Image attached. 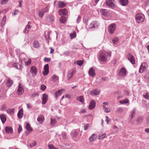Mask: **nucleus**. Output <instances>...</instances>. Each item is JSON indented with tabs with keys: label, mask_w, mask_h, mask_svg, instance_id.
I'll return each mask as SVG.
<instances>
[{
	"label": "nucleus",
	"mask_w": 149,
	"mask_h": 149,
	"mask_svg": "<svg viewBox=\"0 0 149 149\" xmlns=\"http://www.w3.org/2000/svg\"><path fill=\"white\" fill-rule=\"evenodd\" d=\"M137 22L138 23H141L143 22L144 19V15L141 13L137 14L135 17Z\"/></svg>",
	"instance_id": "f257e3e1"
},
{
	"label": "nucleus",
	"mask_w": 149,
	"mask_h": 149,
	"mask_svg": "<svg viewBox=\"0 0 149 149\" xmlns=\"http://www.w3.org/2000/svg\"><path fill=\"white\" fill-rule=\"evenodd\" d=\"M127 57L128 59L131 63L133 64H135V59L134 57L132 54L130 53H128L127 56Z\"/></svg>",
	"instance_id": "f03ea898"
},
{
	"label": "nucleus",
	"mask_w": 149,
	"mask_h": 149,
	"mask_svg": "<svg viewBox=\"0 0 149 149\" xmlns=\"http://www.w3.org/2000/svg\"><path fill=\"white\" fill-rule=\"evenodd\" d=\"M116 28V25L114 24H110L108 27V30L109 32L111 34L113 33Z\"/></svg>",
	"instance_id": "7ed1b4c3"
},
{
	"label": "nucleus",
	"mask_w": 149,
	"mask_h": 149,
	"mask_svg": "<svg viewBox=\"0 0 149 149\" xmlns=\"http://www.w3.org/2000/svg\"><path fill=\"white\" fill-rule=\"evenodd\" d=\"M126 70L125 68L122 67L120 70L118 74L120 77H124L126 75Z\"/></svg>",
	"instance_id": "20e7f679"
},
{
	"label": "nucleus",
	"mask_w": 149,
	"mask_h": 149,
	"mask_svg": "<svg viewBox=\"0 0 149 149\" xmlns=\"http://www.w3.org/2000/svg\"><path fill=\"white\" fill-rule=\"evenodd\" d=\"M100 60L103 62H106L107 59L106 54L103 52L101 53L99 56Z\"/></svg>",
	"instance_id": "39448f33"
},
{
	"label": "nucleus",
	"mask_w": 149,
	"mask_h": 149,
	"mask_svg": "<svg viewBox=\"0 0 149 149\" xmlns=\"http://www.w3.org/2000/svg\"><path fill=\"white\" fill-rule=\"evenodd\" d=\"M146 67L147 64L146 63H142L140 65V67L139 70V72L140 73H142L146 70Z\"/></svg>",
	"instance_id": "423d86ee"
},
{
	"label": "nucleus",
	"mask_w": 149,
	"mask_h": 149,
	"mask_svg": "<svg viewBox=\"0 0 149 149\" xmlns=\"http://www.w3.org/2000/svg\"><path fill=\"white\" fill-rule=\"evenodd\" d=\"M49 66L48 64H45L44 67V71L42 72V73L44 75L46 76L47 75L49 72Z\"/></svg>",
	"instance_id": "0eeeda50"
},
{
	"label": "nucleus",
	"mask_w": 149,
	"mask_h": 149,
	"mask_svg": "<svg viewBox=\"0 0 149 149\" xmlns=\"http://www.w3.org/2000/svg\"><path fill=\"white\" fill-rule=\"evenodd\" d=\"M30 72L33 76H35L37 73V69L35 66H32L30 69Z\"/></svg>",
	"instance_id": "6e6552de"
},
{
	"label": "nucleus",
	"mask_w": 149,
	"mask_h": 149,
	"mask_svg": "<svg viewBox=\"0 0 149 149\" xmlns=\"http://www.w3.org/2000/svg\"><path fill=\"white\" fill-rule=\"evenodd\" d=\"M48 9L47 7L45 8L42 9L41 10L39 11V16L42 18L44 14L45 13L48 12Z\"/></svg>",
	"instance_id": "1a4fd4ad"
},
{
	"label": "nucleus",
	"mask_w": 149,
	"mask_h": 149,
	"mask_svg": "<svg viewBox=\"0 0 149 149\" xmlns=\"http://www.w3.org/2000/svg\"><path fill=\"white\" fill-rule=\"evenodd\" d=\"M75 70L73 69L69 71L68 73L67 79L68 80L70 79L73 76L74 74L75 73Z\"/></svg>",
	"instance_id": "9d476101"
},
{
	"label": "nucleus",
	"mask_w": 149,
	"mask_h": 149,
	"mask_svg": "<svg viewBox=\"0 0 149 149\" xmlns=\"http://www.w3.org/2000/svg\"><path fill=\"white\" fill-rule=\"evenodd\" d=\"M100 12L102 15L106 17H107L110 15V13L107 9H101L100 10Z\"/></svg>",
	"instance_id": "9b49d317"
},
{
	"label": "nucleus",
	"mask_w": 149,
	"mask_h": 149,
	"mask_svg": "<svg viewBox=\"0 0 149 149\" xmlns=\"http://www.w3.org/2000/svg\"><path fill=\"white\" fill-rule=\"evenodd\" d=\"M113 0H106V3L109 7L113 8L114 6V4L113 2Z\"/></svg>",
	"instance_id": "f8f14e48"
},
{
	"label": "nucleus",
	"mask_w": 149,
	"mask_h": 149,
	"mask_svg": "<svg viewBox=\"0 0 149 149\" xmlns=\"http://www.w3.org/2000/svg\"><path fill=\"white\" fill-rule=\"evenodd\" d=\"M48 98V96L45 94H44L42 95V104H45L47 102Z\"/></svg>",
	"instance_id": "ddd939ff"
},
{
	"label": "nucleus",
	"mask_w": 149,
	"mask_h": 149,
	"mask_svg": "<svg viewBox=\"0 0 149 149\" xmlns=\"http://www.w3.org/2000/svg\"><path fill=\"white\" fill-rule=\"evenodd\" d=\"M88 73L89 76L92 77H93L95 76V70L92 67L90 68L88 71Z\"/></svg>",
	"instance_id": "4468645a"
},
{
	"label": "nucleus",
	"mask_w": 149,
	"mask_h": 149,
	"mask_svg": "<svg viewBox=\"0 0 149 149\" xmlns=\"http://www.w3.org/2000/svg\"><path fill=\"white\" fill-rule=\"evenodd\" d=\"M98 25L96 21H93L91 23L89 26V29L96 28L98 26Z\"/></svg>",
	"instance_id": "2eb2a0df"
},
{
	"label": "nucleus",
	"mask_w": 149,
	"mask_h": 149,
	"mask_svg": "<svg viewBox=\"0 0 149 149\" xmlns=\"http://www.w3.org/2000/svg\"><path fill=\"white\" fill-rule=\"evenodd\" d=\"M68 11L66 9H60L58 11V13L60 15H66Z\"/></svg>",
	"instance_id": "dca6fc26"
},
{
	"label": "nucleus",
	"mask_w": 149,
	"mask_h": 149,
	"mask_svg": "<svg viewBox=\"0 0 149 149\" xmlns=\"http://www.w3.org/2000/svg\"><path fill=\"white\" fill-rule=\"evenodd\" d=\"M96 102L93 100H92L90 103V104L89 106V109L90 110H92L95 107Z\"/></svg>",
	"instance_id": "f3484780"
},
{
	"label": "nucleus",
	"mask_w": 149,
	"mask_h": 149,
	"mask_svg": "<svg viewBox=\"0 0 149 149\" xmlns=\"http://www.w3.org/2000/svg\"><path fill=\"white\" fill-rule=\"evenodd\" d=\"M100 91V90L98 89H95L91 91V94L92 96L97 95L99 94Z\"/></svg>",
	"instance_id": "a211bd4d"
},
{
	"label": "nucleus",
	"mask_w": 149,
	"mask_h": 149,
	"mask_svg": "<svg viewBox=\"0 0 149 149\" xmlns=\"http://www.w3.org/2000/svg\"><path fill=\"white\" fill-rule=\"evenodd\" d=\"M37 120L40 124H42L45 120V118L42 115L39 116Z\"/></svg>",
	"instance_id": "6ab92c4d"
},
{
	"label": "nucleus",
	"mask_w": 149,
	"mask_h": 149,
	"mask_svg": "<svg viewBox=\"0 0 149 149\" xmlns=\"http://www.w3.org/2000/svg\"><path fill=\"white\" fill-rule=\"evenodd\" d=\"M24 92V90L21 84H20L18 86V88L17 90V94L20 95H21Z\"/></svg>",
	"instance_id": "aec40b11"
},
{
	"label": "nucleus",
	"mask_w": 149,
	"mask_h": 149,
	"mask_svg": "<svg viewBox=\"0 0 149 149\" xmlns=\"http://www.w3.org/2000/svg\"><path fill=\"white\" fill-rule=\"evenodd\" d=\"M6 84L7 86H10L13 84V81L11 80L10 78H8L6 79Z\"/></svg>",
	"instance_id": "412c9836"
},
{
	"label": "nucleus",
	"mask_w": 149,
	"mask_h": 149,
	"mask_svg": "<svg viewBox=\"0 0 149 149\" xmlns=\"http://www.w3.org/2000/svg\"><path fill=\"white\" fill-rule=\"evenodd\" d=\"M79 132V130H74L71 132V135L74 137H76Z\"/></svg>",
	"instance_id": "4be33fe9"
},
{
	"label": "nucleus",
	"mask_w": 149,
	"mask_h": 149,
	"mask_svg": "<svg viewBox=\"0 0 149 149\" xmlns=\"http://www.w3.org/2000/svg\"><path fill=\"white\" fill-rule=\"evenodd\" d=\"M96 138L97 135L95 134H93L89 137L88 140L90 142H93L96 139Z\"/></svg>",
	"instance_id": "5701e85b"
},
{
	"label": "nucleus",
	"mask_w": 149,
	"mask_h": 149,
	"mask_svg": "<svg viewBox=\"0 0 149 149\" xmlns=\"http://www.w3.org/2000/svg\"><path fill=\"white\" fill-rule=\"evenodd\" d=\"M119 1L120 4L123 6H127L128 3V0H119Z\"/></svg>",
	"instance_id": "b1692460"
},
{
	"label": "nucleus",
	"mask_w": 149,
	"mask_h": 149,
	"mask_svg": "<svg viewBox=\"0 0 149 149\" xmlns=\"http://www.w3.org/2000/svg\"><path fill=\"white\" fill-rule=\"evenodd\" d=\"M66 5V3L63 1H59L58 3V6L59 8H62L64 7Z\"/></svg>",
	"instance_id": "393cba45"
},
{
	"label": "nucleus",
	"mask_w": 149,
	"mask_h": 149,
	"mask_svg": "<svg viewBox=\"0 0 149 149\" xmlns=\"http://www.w3.org/2000/svg\"><path fill=\"white\" fill-rule=\"evenodd\" d=\"M23 110L22 109L19 110L17 113V116L19 118H22L23 116Z\"/></svg>",
	"instance_id": "a878e982"
},
{
	"label": "nucleus",
	"mask_w": 149,
	"mask_h": 149,
	"mask_svg": "<svg viewBox=\"0 0 149 149\" xmlns=\"http://www.w3.org/2000/svg\"><path fill=\"white\" fill-rule=\"evenodd\" d=\"M51 80L53 82L57 81L58 79V77L56 75H53L51 78Z\"/></svg>",
	"instance_id": "bb28decb"
},
{
	"label": "nucleus",
	"mask_w": 149,
	"mask_h": 149,
	"mask_svg": "<svg viewBox=\"0 0 149 149\" xmlns=\"http://www.w3.org/2000/svg\"><path fill=\"white\" fill-rule=\"evenodd\" d=\"M31 26L29 24V23L26 26L25 29L24 30V33H26L28 32L29 31V29H30Z\"/></svg>",
	"instance_id": "cd10ccee"
},
{
	"label": "nucleus",
	"mask_w": 149,
	"mask_h": 149,
	"mask_svg": "<svg viewBox=\"0 0 149 149\" xmlns=\"http://www.w3.org/2000/svg\"><path fill=\"white\" fill-rule=\"evenodd\" d=\"M0 118L1 120L2 123L3 124L5 123L6 119L5 116L3 114L0 115Z\"/></svg>",
	"instance_id": "c85d7f7f"
},
{
	"label": "nucleus",
	"mask_w": 149,
	"mask_h": 149,
	"mask_svg": "<svg viewBox=\"0 0 149 149\" xmlns=\"http://www.w3.org/2000/svg\"><path fill=\"white\" fill-rule=\"evenodd\" d=\"M64 90V89H61L58 90L56 92H55V97L57 98L58 96L60 95L61 94L62 91Z\"/></svg>",
	"instance_id": "c756f323"
},
{
	"label": "nucleus",
	"mask_w": 149,
	"mask_h": 149,
	"mask_svg": "<svg viewBox=\"0 0 149 149\" xmlns=\"http://www.w3.org/2000/svg\"><path fill=\"white\" fill-rule=\"evenodd\" d=\"M5 130L6 132L8 133H11L12 131V128L9 126H7L5 127Z\"/></svg>",
	"instance_id": "7c9ffc66"
},
{
	"label": "nucleus",
	"mask_w": 149,
	"mask_h": 149,
	"mask_svg": "<svg viewBox=\"0 0 149 149\" xmlns=\"http://www.w3.org/2000/svg\"><path fill=\"white\" fill-rule=\"evenodd\" d=\"M33 46L36 48H38L39 47L40 43L37 40H35L33 43Z\"/></svg>",
	"instance_id": "2f4dec72"
},
{
	"label": "nucleus",
	"mask_w": 149,
	"mask_h": 149,
	"mask_svg": "<svg viewBox=\"0 0 149 149\" xmlns=\"http://www.w3.org/2000/svg\"><path fill=\"white\" fill-rule=\"evenodd\" d=\"M135 111H136V109H135L134 108L131 112V118H130V121H132V118H133L134 116L135 115Z\"/></svg>",
	"instance_id": "473e14b6"
},
{
	"label": "nucleus",
	"mask_w": 149,
	"mask_h": 149,
	"mask_svg": "<svg viewBox=\"0 0 149 149\" xmlns=\"http://www.w3.org/2000/svg\"><path fill=\"white\" fill-rule=\"evenodd\" d=\"M119 40V38L117 37H115L112 40V42L114 45H116L118 44Z\"/></svg>",
	"instance_id": "72a5a7b5"
},
{
	"label": "nucleus",
	"mask_w": 149,
	"mask_h": 149,
	"mask_svg": "<svg viewBox=\"0 0 149 149\" xmlns=\"http://www.w3.org/2000/svg\"><path fill=\"white\" fill-rule=\"evenodd\" d=\"M129 102V100L127 99H125L124 100L119 101V103L121 104H127Z\"/></svg>",
	"instance_id": "f704fd0d"
},
{
	"label": "nucleus",
	"mask_w": 149,
	"mask_h": 149,
	"mask_svg": "<svg viewBox=\"0 0 149 149\" xmlns=\"http://www.w3.org/2000/svg\"><path fill=\"white\" fill-rule=\"evenodd\" d=\"M59 21L61 23L64 24L66 22V19L65 17L62 16L59 19Z\"/></svg>",
	"instance_id": "c9c22d12"
},
{
	"label": "nucleus",
	"mask_w": 149,
	"mask_h": 149,
	"mask_svg": "<svg viewBox=\"0 0 149 149\" xmlns=\"http://www.w3.org/2000/svg\"><path fill=\"white\" fill-rule=\"evenodd\" d=\"M25 128L26 129L29 131H31L32 130V129L31 128L30 125L29 123H26Z\"/></svg>",
	"instance_id": "e433bc0d"
},
{
	"label": "nucleus",
	"mask_w": 149,
	"mask_h": 149,
	"mask_svg": "<svg viewBox=\"0 0 149 149\" xmlns=\"http://www.w3.org/2000/svg\"><path fill=\"white\" fill-rule=\"evenodd\" d=\"M50 122L52 126H54L56 123V120L55 119L51 118Z\"/></svg>",
	"instance_id": "4c0bfd02"
},
{
	"label": "nucleus",
	"mask_w": 149,
	"mask_h": 149,
	"mask_svg": "<svg viewBox=\"0 0 149 149\" xmlns=\"http://www.w3.org/2000/svg\"><path fill=\"white\" fill-rule=\"evenodd\" d=\"M14 112V109H9L7 111V113L10 114H13Z\"/></svg>",
	"instance_id": "58836bf2"
},
{
	"label": "nucleus",
	"mask_w": 149,
	"mask_h": 149,
	"mask_svg": "<svg viewBox=\"0 0 149 149\" xmlns=\"http://www.w3.org/2000/svg\"><path fill=\"white\" fill-rule=\"evenodd\" d=\"M103 109H104V111L106 113H109L110 111V109L108 107H106L104 106H103Z\"/></svg>",
	"instance_id": "ea45409f"
},
{
	"label": "nucleus",
	"mask_w": 149,
	"mask_h": 149,
	"mask_svg": "<svg viewBox=\"0 0 149 149\" xmlns=\"http://www.w3.org/2000/svg\"><path fill=\"white\" fill-rule=\"evenodd\" d=\"M77 100L81 102H83L84 100V97L83 96H80L77 97Z\"/></svg>",
	"instance_id": "a19ab883"
},
{
	"label": "nucleus",
	"mask_w": 149,
	"mask_h": 149,
	"mask_svg": "<svg viewBox=\"0 0 149 149\" xmlns=\"http://www.w3.org/2000/svg\"><path fill=\"white\" fill-rule=\"evenodd\" d=\"M19 56L20 58L22 59H24V57L25 56V54L24 53L22 52L19 55Z\"/></svg>",
	"instance_id": "79ce46f5"
},
{
	"label": "nucleus",
	"mask_w": 149,
	"mask_h": 149,
	"mask_svg": "<svg viewBox=\"0 0 149 149\" xmlns=\"http://www.w3.org/2000/svg\"><path fill=\"white\" fill-rule=\"evenodd\" d=\"M83 62L82 60H78L77 61V64L81 66L83 64Z\"/></svg>",
	"instance_id": "37998d69"
},
{
	"label": "nucleus",
	"mask_w": 149,
	"mask_h": 149,
	"mask_svg": "<svg viewBox=\"0 0 149 149\" xmlns=\"http://www.w3.org/2000/svg\"><path fill=\"white\" fill-rule=\"evenodd\" d=\"M70 38L72 39L74 38H75L76 36V34L75 33H74L72 34H70Z\"/></svg>",
	"instance_id": "c03bdc74"
},
{
	"label": "nucleus",
	"mask_w": 149,
	"mask_h": 149,
	"mask_svg": "<svg viewBox=\"0 0 149 149\" xmlns=\"http://www.w3.org/2000/svg\"><path fill=\"white\" fill-rule=\"evenodd\" d=\"M31 59H28L27 61H25V63L26 65H28L31 63Z\"/></svg>",
	"instance_id": "a18cd8bd"
},
{
	"label": "nucleus",
	"mask_w": 149,
	"mask_h": 149,
	"mask_svg": "<svg viewBox=\"0 0 149 149\" xmlns=\"http://www.w3.org/2000/svg\"><path fill=\"white\" fill-rule=\"evenodd\" d=\"M49 149H58L56 148L53 145L50 144L48 145Z\"/></svg>",
	"instance_id": "49530a36"
},
{
	"label": "nucleus",
	"mask_w": 149,
	"mask_h": 149,
	"mask_svg": "<svg viewBox=\"0 0 149 149\" xmlns=\"http://www.w3.org/2000/svg\"><path fill=\"white\" fill-rule=\"evenodd\" d=\"M46 88V86L44 85H42L40 86V89L42 91H44Z\"/></svg>",
	"instance_id": "de8ad7c7"
},
{
	"label": "nucleus",
	"mask_w": 149,
	"mask_h": 149,
	"mask_svg": "<svg viewBox=\"0 0 149 149\" xmlns=\"http://www.w3.org/2000/svg\"><path fill=\"white\" fill-rule=\"evenodd\" d=\"M51 61V58H47L45 57L44 58V61H46L47 62H49Z\"/></svg>",
	"instance_id": "09e8293b"
},
{
	"label": "nucleus",
	"mask_w": 149,
	"mask_h": 149,
	"mask_svg": "<svg viewBox=\"0 0 149 149\" xmlns=\"http://www.w3.org/2000/svg\"><path fill=\"white\" fill-rule=\"evenodd\" d=\"M38 96V93H34L32 94L31 97L32 98L34 97H36Z\"/></svg>",
	"instance_id": "8fccbe9b"
},
{
	"label": "nucleus",
	"mask_w": 149,
	"mask_h": 149,
	"mask_svg": "<svg viewBox=\"0 0 149 149\" xmlns=\"http://www.w3.org/2000/svg\"><path fill=\"white\" fill-rule=\"evenodd\" d=\"M70 54V52L68 51H65L64 53L63 54L66 56H68Z\"/></svg>",
	"instance_id": "3c124183"
},
{
	"label": "nucleus",
	"mask_w": 149,
	"mask_h": 149,
	"mask_svg": "<svg viewBox=\"0 0 149 149\" xmlns=\"http://www.w3.org/2000/svg\"><path fill=\"white\" fill-rule=\"evenodd\" d=\"M106 136V134L104 133L102 134V135L100 136L99 137L100 139H103Z\"/></svg>",
	"instance_id": "603ef678"
},
{
	"label": "nucleus",
	"mask_w": 149,
	"mask_h": 149,
	"mask_svg": "<svg viewBox=\"0 0 149 149\" xmlns=\"http://www.w3.org/2000/svg\"><path fill=\"white\" fill-rule=\"evenodd\" d=\"M8 1V0H1V4H6Z\"/></svg>",
	"instance_id": "864d4df0"
},
{
	"label": "nucleus",
	"mask_w": 149,
	"mask_h": 149,
	"mask_svg": "<svg viewBox=\"0 0 149 149\" xmlns=\"http://www.w3.org/2000/svg\"><path fill=\"white\" fill-rule=\"evenodd\" d=\"M105 121L107 123V124H108L110 120L111 119L107 116L106 117Z\"/></svg>",
	"instance_id": "5fc2aeb1"
},
{
	"label": "nucleus",
	"mask_w": 149,
	"mask_h": 149,
	"mask_svg": "<svg viewBox=\"0 0 149 149\" xmlns=\"http://www.w3.org/2000/svg\"><path fill=\"white\" fill-rule=\"evenodd\" d=\"M6 107L5 105H3L0 109L1 110V111H3L5 110L6 109Z\"/></svg>",
	"instance_id": "6e6d98bb"
},
{
	"label": "nucleus",
	"mask_w": 149,
	"mask_h": 149,
	"mask_svg": "<svg viewBox=\"0 0 149 149\" xmlns=\"http://www.w3.org/2000/svg\"><path fill=\"white\" fill-rule=\"evenodd\" d=\"M66 133L65 132L62 133V136L63 139H65L66 138Z\"/></svg>",
	"instance_id": "4d7b16f0"
},
{
	"label": "nucleus",
	"mask_w": 149,
	"mask_h": 149,
	"mask_svg": "<svg viewBox=\"0 0 149 149\" xmlns=\"http://www.w3.org/2000/svg\"><path fill=\"white\" fill-rule=\"evenodd\" d=\"M36 142L35 141H34L31 144H30V146L31 147H32L36 146Z\"/></svg>",
	"instance_id": "13d9d810"
},
{
	"label": "nucleus",
	"mask_w": 149,
	"mask_h": 149,
	"mask_svg": "<svg viewBox=\"0 0 149 149\" xmlns=\"http://www.w3.org/2000/svg\"><path fill=\"white\" fill-rule=\"evenodd\" d=\"M16 68L17 69L21 70L22 69V68L20 64L18 63L17 65L16 66Z\"/></svg>",
	"instance_id": "bf43d9fd"
},
{
	"label": "nucleus",
	"mask_w": 149,
	"mask_h": 149,
	"mask_svg": "<svg viewBox=\"0 0 149 149\" xmlns=\"http://www.w3.org/2000/svg\"><path fill=\"white\" fill-rule=\"evenodd\" d=\"M22 128L21 126L20 125H19L18 130V133H19L22 131Z\"/></svg>",
	"instance_id": "052dcab7"
},
{
	"label": "nucleus",
	"mask_w": 149,
	"mask_h": 149,
	"mask_svg": "<svg viewBox=\"0 0 149 149\" xmlns=\"http://www.w3.org/2000/svg\"><path fill=\"white\" fill-rule=\"evenodd\" d=\"M89 127V124H86V125L84 126V130H86Z\"/></svg>",
	"instance_id": "680f3d73"
},
{
	"label": "nucleus",
	"mask_w": 149,
	"mask_h": 149,
	"mask_svg": "<svg viewBox=\"0 0 149 149\" xmlns=\"http://www.w3.org/2000/svg\"><path fill=\"white\" fill-rule=\"evenodd\" d=\"M86 112V110L84 109H81L79 112V113H84Z\"/></svg>",
	"instance_id": "e2e57ef3"
},
{
	"label": "nucleus",
	"mask_w": 149,
	"mask_h": 149,
	"mask_svg": "<svg viewBox=\"0 0 149 149\" xmlns=\"http://www.w3.org/2000/svg\"><path fill=\"white\" fill-rule=\"evenodd\" d=\"M143 96L144 98L148 100L149 99V96L148 94H146L145 95H143Z\"/></svg>",
	"instance_id": "0e129e2a"
},
{
	"label": "nucleus",
	"mask_w": 149,
	"mask_h": 149,
	"mask_svg": "<svg viewBox=\"0 0 149 149\" xmlns=\"http://www.w3.org/2000/svg\"><path fill=\"white\" fill-rule=\"evenodd\" d=\"M81 17L79 16L78 17L77 19V23H79V22H80V21L81 20Z\"/></svg>",
	"instance_id": "69168bd1"
},
{
	"label": "nucleus",
	"mask_w": 149,
	"mask_h": 149,
	"mask_svg": "<svg viewBox=\"0 0 149 149\" xmlns=\"http://www.w3.org/2000/svg\"><path fill=\"white\" fill-rule=\"evenodd\" d=\"M125 94L127 96H129L130 94V92L128 91H124Z\"/></svg>",
	"instance_id": "338daca9"
},
{
	"label": "nucleus",
	"mask_w": 149,
	"mask_h": 149,
	"mask_svg": "<svg viewBox=\"0 0 149 149\" xmlns=\"http://www.w3.org/2000/svg\"><path fill=\"white\" fill-rule=\"evenodd\" d=\"M19 12V10H16L14 13H13V14L14 15H15L17 14Z\"/></svg>",
	"instance_id": "774afa93"
}]
</instances>
